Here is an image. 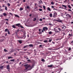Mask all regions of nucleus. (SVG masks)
<instances>
[{
	"mask_svg": "<svg viewBox=\"0 0 73 73\" xmlns=\"http://www.w3.org/2000/svg\"><path fill=\"white\" fill-rule=\"evenodd\" d=\"M7 5H8V7L10 6V3H7Z\"/></svg>",
	"mask_w": 73,
	"mask_h": 73,
	"instance_id": "obj_41",
	"label": "nucleus"
},
{
	"mask_svg": "<svg viewBox=\"0 0 73 73\" xmlns=\"http://www.w3.org/2000/svg\"><path fill=\"white\" fill-rule=\"evenodd\" d=\"M0 41H4V39H1L0 40Z\"/></svg>",
	"mask_w": 73,
	"mask_h": 73,
	"instance_id": "obj_51",
	"label": "nucleus"
},
{
	"mask_svg": "<svg viewBox=\"0 0 73 73\" xmlns=\"http://www.w3.org/2000/svg\"><path fill=\"white\" fill-rule=\"evenodd\" d=\"M24 48H27V46H25L23 47Z\"/></svg>",
	"mask_w": 73,
	"mask_h": 73,
	"instance_id": "obj_47",
	"label": "nucleus"
},
{
	"mask_svg": "<svg viewBox=\"0 0 73 73\" xmlns=\"http://www.w3.org/2000/svg\"><path fill=\"white\" fill-rule=\"evenodd\" d=\"M8 59H10V58H13V57H12L10 56L8 58Z\"/></svg>",
	"mask_w": 73,
	"mask_h": 73,
	"instance_id": "obj_20",
	"label": "nucleus"
},
{
	"mask_svg": "<svg viewBox=\"0 0 73 73\" xmlns=\"http://www.w3.org/2000/svg\"><path fill=\"white\" fill-rule=\"evenodd\" d=\"M5 9L6 11H7V6H6Z\"/></svg>",
	"mask_w": 73,
	"mask_h": 73,
	"instance_id": "obj_34",
	"label": "nucleus"
},
{
	"mask_svg": "<svg viewBox=\"0 0 73 73\" xmlns=\"http://www.w3.org/2000/svg\"><path fill=\"white\" fill-rule=\"evenodd\" d=\"M20 31H21V32H23V31H24V30H20Z\"/></svg>",
	"mask_w": 73,
	"mask_h": 73,
	"instance_id": "obj_43",
	"label": "nucleus"
},
{
	"mask_svg": "<svg viewBox=\"0 0 73 73\" xmlns=\"http://www.w3.org/2000/svg\"><path fill=\"white\" fill-rule=\"evenodd\" d=\"M48 50H52V49L50 48H48Z\"/></svg>",
	"mask_w": 73,
	"mask_h": 73,
	"instance_id": "obj_60",
	"label": "nucleus"
},
{
	"mask_svg": "<svg viewBox=\"0 0 73 73\" xmlns=\"http://www.w3.org/2000/svg\"><path fill=\"white\" fill-rule=\"evenodd\" d=\"M9 14H10V15H11V16H13V14L11 13H10Z\"/></svg>",
	"mask_w": 73,
	"mask_h": 73,
	"instance_id": "obj_46",
	"label": "nucleus"
},
{
	"mask_svg": "<svg viewBox=\"0 0 73 73\" xmlns=\"http://www.w3.org/2000/svg\"><path fill=\"white\" fill-rule=\"evenodd\" d=\"M20 11H22V10H23V8L21 7L19 9Z\"/></svg>",
	"mask_w": 73,
	"mask_h": 73,
	"instance_id": "obj_31",
	"label": "nucleus"
},
{
	"mask_svg": "<svg viewBox=\"0 0 73 73\" xmlns=\"http://www.w3.org/2000/svg\"><path fill=\"white\" fill-rule=\"evenodd\" d=\"M68 7L70 8V9H71L72 8V7L70 6V5H68Z\"/></svg>",
	"mask_w": 73,
	"mask_h": 73,
	"instance_id": "obj_22",
	"label": "nucleus"
},
{
	"mask_svg": "<svg viewBox=\"0 0 73 73\" xmlns=\"http://www.w3.org/2000/svg\"><path fill=\"white\" fill-rule=\"evenodd\" d=\"M52 31H50L48 33V34H49V35H51V34H52Z\"/></svg>",
	"mask_w": 73,
	"mask_h": 73,
	"instance_id": "obj_21",
	"label": "nucleus"
},
{
	"mask_svg": "<svg viewBox=\"0 0 73 73\" xmlns=\"http://www.w3.org/2000/svg\"><path fill=\"white\" fill-rule=\"evenodd\" d=\"M26 8H27V9H30V7H29V6L28 5Z\"/></svg>",
	"mask_w": 73,
	"mask_h": 73,
	"instance_id": "obj_17",
	"label": "nucleus"
},
{
	"mask_svg": "<svg viewBox=\"0 0 73 73\" xmlns=\"http://www.w3.org/2000/svg\"><path fill=\"white\" fill-rule=\"evenodd\" d=\"M35 9H36V11H38V8H37V7H35Z\"/></svg>",
	"mask_w": 73,
	"mask_h": 73,
	"instance_id": "obj_33",
	"label": "nucleus"
},
{
	"mask_svg": "<svg viewBox=\"0 0 73 73\" xmlns=\"http://www.w3.org/2000/svg\"><path fill=\"white\" fill-rule=\"evenodd\" d=\"M3 67H4V66H0V68L1 69H3Z\"/></svg>",
	"mask_w": 73,
	"mask_h": 73,
	"instance_id": "obj_18",
	"label": "nucleus"
},
{
	"mask_svg": "<svg viewBox=\"0 0 73 73\" xmlns=\"http://www.w3.org/2000/svg\"><path fill=\"white\" fill-rule=\"evenodd\" d=\"M29 46L30 47H33V44H30L29 45Z\"/></svg>",
	"mask_w": 73,
	"mask_h": 73,
	"instance_id": "obj_8",
	"label": "nucleus"
},
{
	"mask_svg": "<svg viewBox=\"0 0 73 73\" xmlns=\"http://www.w3.org/2000/svg\"><path fill=\"white\" fill-rule=\"evenodd\" d=\"M48 11H51V9H50V8H49V7H48L47 9Z\"/></svg>",
	"mask_w": 73,
	"mask_h": 73,
	"instance_id": "obj_16",
	"label": "nucleus"
},
{
	"mask_svg": "<svg viewBox=\"0 0 73 73\" xmlns=\"http://www.w3.org/2000/svg\"><path fill=\"white\" fill-rule=\"evenodd\" d=\"M51 4L52 5H54V2H53V1H52L51 2Z\"/></svg>",
	"mask_w": 73,
	"mask_h": 73,
	"instance_id": "obj_30",
	"label": "nucleus"
},
{
	"mask_svg": "<svg viewBox=\"0 0 73 73\" xmlns=\"http://www.w3.org/2000/svg\"><path fill=\"white\" fill-rule=\"evenodd\" d=\"M39 35H41V34H42V32H39Z\"/></svg>",
	"mask_w": 73,
	"mask_h": 73,
	"instance_id": "obj_48",
	"label": "nucleus"
},
{
	"mask_svg": "<svg viewBox=\"0 0 73 73\" xmlns=\"http://www.w3.org/2000/svg\"><path fill=\"white\" fill-rule=\"evenodd\" d=\"M68 17H72V16H71V15H68Z\"/></svg>",
	"mask_w": 73,
	"mask_h": 73,
	"instance_id": "obj_54",
	"label": "nucleus"
},
{
	"mask_svg": "<svg viewBox=\"0 0 73 73\" xmlns=\"http://www.w3.org/2000/svg\"><path fill=\"white\" fill-rule=\"evenodd\" d=\"M69 14H67L66 15V16H69Z\"/></svg>",
	"mask_w": 73,
	"mask_h": 73,
	"instance_id": "obj_59",
	"label": "nucleus"
},
{
	"mask_svg": "<svg viewBox=\"0 0 73 73\" xmlns=\"http://www.w3.org/2000/svg\"><path fill=\"white\" fill-rule=\"evenodd\" d=\"M20 25H21V24H20V23H18L16 25V26H19Z\"/></svg>",
	"mask_w": 73,
	"mask_h": 73,
	"instance_id": "obj_14",
	"label": "nucleus"
},
{
	"mask_svg": "<svg viewBox=\"0 0 73 73\" xmlns=\"http://www.w3.org/2000/svg\"><path fill=\"white\" fill-rule=\"evenodd\" d=\"M39 21H42V19H39Z\"/></svg>",
	"mask_w": 73,
	"mask_h": 73,
	"instance_id": "obj_61",
	"label": "nucleus"
},
{
	"mask_svg": "<svg viewBox=\"0 0 73 73\" xmlns=\"http://www.w3.org/2000/svg\"><path fill=\"white\" fill-rule=\"evenodd\" d=\"M49 25H50L51 26H52V24L51 23H49Z\"/></svg>",
	"mask_w": 73,
	"mask_h": 73,
	"instance_id": "obj_57",
	"label": "nucleus"
},
{
	"mask_svg": "<svg viewBox=\"0 0 73 73\" xmlns=\"http://www.w3.org/2000/svg\"><path fill=\"white\" fill-rule=\"evenodd\" d=\"M34 19H33V20L34 21H36V18H34Z\"/></svg>",
	"mask_w": 73,
	"mask_h": 73,
	"instance_id": "obj_32",
	"label": "nucleus"
},
{
	"mask_svg": "<svg viewBox=\"0 0 73 73\" xmlns=\"http://www.w3.org/2000/svg\"><path fill=\"white\" fill-rule=\"evenodd\" d=\"M31 61L29 59L27 60V61H28L29 62H31Z\"/></svg>",
	"mask_w": 73,
	"mask_h": 73,
	"instance_id": "obj_50",
	"label": "nucleus"
},
{
	"mask_svg": "<svg viewBox=\"0 0 73 73\" xmlns=\"http://www.w3.org/2000/svg\"><path fill=\"white\" fill-rule=\"evenodd\" d=\"M52 39H50L49 40V42H51L52 41Z\"/></svg>",
	"mask_w": 73,
	"mask_h": 73,
	"instance_id": "obj_42",
	"label": "nucleus"
},
{
	"mask_svg": "<svg viewBox=\"0 0 73 73\" xmlns=\"http://www.w3.org/2000/svg\"><path fill=\"white\" fill-rule=\"evenodd\" d=\"M5 20H7V21H8L9 19H5Z\"/></svg>",
	"mask_w": 73,
	"mask_h": 73,
	"instance_id": "obj_55",
	"label": "nucleus"
},
{
	"mask_svg": "<svg viewBox=\"0 0 73 73\" xmlns=\"http://www.w3.org/2000/svg\"><path fill=\"white\" fill-rule=\"evenodd\" d=\"M43 42L45 43H46V42H48V40H45L43 41Z\"/></svg>",
	"mask_w": 73,
	"mask_h": 73,
	"instance_id": "obj_25",
	"label": "nucleus"
},
{
	"mask_svg": "<svg viewBox=\"0 0 73 73\" xmlns=\"http://www.w3.org/2000/svg\"><path fill=\"white\" fill-rule=\"evenodd\" d=\"M62 6L63 7H64V8H66V6L65 5H62Z\"/></svg>",
	"mask_w": 73,
	"mask_h": 73,
	"instance_id": "obj_15",
	"label": "nucleus"
},
{
	"mask_svg": "<svg viewBox=\"0 0 73 73\" xmlns=\"http://www.w3.org/2000/svg\"><path fill=\"white\" fill-rule=\"evenodd\" d=\"M43 9H45V6H43Z\"/></svg>",
	"mask_w": 73,
	"mask_h": 73,
	"instance_id": "obj_39",
	"label": "nucleus"
},
{
	"mask_svg": "<svg viewBox=\"0 0 73 73\" xmlns=\"http://www.w3.org/2000/svg\"><path fill=\"white\" fill-rule=\"evenodd\" d=\"M15 59H12V60H10V61L14 62V61H15Z\"/></svg>",
	"mask_w": 73,
	"mask_h": 73,
	"instance_id": "obj_24",
	"label": "nucleus"
},
{
	"mask_svg": "<svg viewBox=\"0 0 73 73\" xmlns=\"http://www.w3.org/2000/svg\"><path fill=\"white\" fill-rule=\"evenodd\" d=\"M16 36L18 38H20V37H19V36H18V35L17 34H16Z\"/></svg>",
	"mask_w": 73,
	"mask_h": 73,
	"instance_id": "obj_29",
	"label": "nucleus"
},
{
	"mask_svg": "<svg viewBox=\"0 0 73 73\" xmlns=\"http://www.w3.org/2000/svg\"><path fill=\"white\" fill-rule=\"evenodd\" d=\"M54 31H55V32H56V33H58L59 32V31H58L57 30L55 29L54 30Z\"/></svg>",
	"mask_w": 73,
	"mask_h": 73,
	"instance_id": "obj_9",
	"label": "nucleus"
},
{
	"mask_svg": "<svg viewBox=\"0 0 73 73\" xmlns=\"http://www.w3.org/2000/svg\"><path fill=\"white\" fill-rule=\"evenodd\" d=\"M57 13L56 12H55V13H54V14H53V17H56V16H57Z\"/></svg>",
	"mask_w": 73,
	"mask_h": 73,
	"instance_id": "obj_6",
	"label": "nucleus"
},
{
	"mask_svg": "<svg viewBox=\"0 0 73 73\" xmlns=\"http://www.w3.org/2000/svg\"><path fill=\"white\" fill-rule=\"evenodd\" d=\"M53 64H51L50 65L47 66V67H48V68H52V67H53Z\"/></svg>",
	"mask_w": 73,
	"mask_h": 73,
	"instance_id": "obj_5",
	"label": "nucleus"
},
{
	"mask_svg": "<svg viewBox=\"0 0 73 73\" xmlns=\"http://www.w3.org/2000/svg\"><path fill=\"white\" fill-rule=\"evenodd\" d=\"M6 68L7 69H8V71L10 72V71H9V70H10V66L9 65H7L6 66Z\"/></svg>",
	"mask_w": 73,
	"mask_h": 73,
	"instance_id": "obj_4",
	"label": "nucleus"
},
{
	"mask_svg": "<svg viewBox=\"0 0 73 73\" xmlns=\"http://www.w3.org/2000/svg\"><path fill=\"white\" fill-rule=\"evenodd\" d=\"M8 31H9V30H8V29H5L4 31L5 32H7V31L8 32Z\"/></svg>",
	"mask_w": 73,
	"mask_h": 73,
	"instance_id": "obj_10",
	"label": "nucleus"
},
{
	"mask_svg": "<svg viewBox=\"0 0 73 73\" xmlns=\"http://www.w3.org/2000/svg\"><path fill=\"white\" fill-rule=\"evenodd\" d=\"M4 52H8V50H6V49H4Z\"/></svg>",
	"mask_w": 73,
	"mask_h": 73,
	"instance_id": "obj_27",
	"label": "nucleus"
},
{
	"mask_svg": "<svg viewBox=\"0 0 73 73\" xmlns=\"http://www.w3.org/2000/svg\"><path fill=\"white\" fill-rule=\"evenodd\" d=\"M39 32H41V29H40L38 30Z\"/></svg>",
	"mask_w": 73,
	"mask_h": 73,
	"instance_id": "obj_63",
	"label": "nucleus"
},
{
	"mask_svg": "<svg viewBox=\"0 0 73 73\" xmlns=\"http://www.w3.org/2000/svg\"><path fill=\"white\" fill-rule=\"evenodd\" d=\"M39 8H42V6H39Z\"/></svg>",
	"mask_w": 73,
	"mask_h": 73,
	"instance_id": "obj_49",
	"label": "nucleus"
},
{
	"mask_svg": "<svg viewBox=\"0 0 73 73\" xmlns=\"http://www.w3.org/2000/svg\"><path fill=\"white\" fill-rule=\"evenodd\" d=\"M42 45H39V46L40 48H42Z\"/></svg>",
	"mask_w": 73,
	"mask_h": 73,
	"instance_id": "obj_45",
	"label": "nucleus"
},
{
	"mask_svg": "<svg viewBox=\"0 0 73 73\" xmlns=\"http://www.w3.org/2000/svg\"><path fill=\"white\" fill-rule=\"evenodd\" d=\"M3 16H6L7 15V14H6V13H3Z\"/></svg>",
	"mask_w": 73,
	"mask_h": 73,
	"instance_id": "obj_11",
	"label": "nucleus"
},
{
	"mask_svg": "<svg viewBox=\"0 0 73 73\" xmlns=\"http://www.w3.org/2000/svg\"><path fill=\"white\" fill-rule=\"evenodd\" d=\"M50 17H52V14L51 13L50 14Z\"/></svg>",
	"mask_w": 73,
	"mask_h": 73,
	"instance_id": "obj_26",
	"label": "nucleus"
},
{
	"mask_svg": "<svg viewBox=\"0 0 73 73\" xmlns=\"http://www.w3.org/2000/svg\"><path fill=\"white\" fill-rule=\"evenodd\" d=\"M6 24L7 25H8V22H6Z\"/></svg>",
	"mask_w": 73,
	"mask_h": 73,
	"instance_id": "obj_53",
	"label": "nucleus"
},
{
	"mask_svg": "<svg viewBox=\"0 0 73 73\" xmlns=\"http://www.w3.org/2000/svg\"><path fill=\"white\" fill-rule=\"evenodd\" d=\"M40 3H41L42 4V0H40Z\"/></svg>",
	"mask_w": 73,
	"mask_h": 73,
	"instance_id": "obj_56",
	"label": "nucleus"
},
{
	"mask_svg": "<svg viewBox=\"0 0 73 73\" xmlns=\"http://www.w3.org/2000/svg\"><path fill=\"white\" fill-rule=\"evenodd\" d=\"M58 29L59 30V31H62V29H60V28H58Z\"/></svg>",
	"mask_w": 73,
	"mask_h": 73,
	"instance_id": "obj_38",
	"label": "nucleus"
},
{
	"mask_svg": "<svg viewBox=\"0 0 73 73\" xmlns=\"http://www.w3.org/2000/svg\"><path fill=\"white\" fill-rule=\"evenodd\" d=\"M51 8H53L54 10H56V11H57V9L54 8V6H52Z\"/></svg>",
	"mask_w": 73,
	"mask_h": 73,
	"instance_id": "obj_7",
	"label": "nucleus"
},
{
	"mask_svg": "<svg viewBox=\"0 0 73 73\" xmlns=\"http://www.w3.org/2000/svg\"><path fill=\"white\" fill-rule=\"evenodd\" d=\"M41 61H42V62H45V60L44 59H42Z\"/></svg>",
	"mask_w": 73,
	"mask_h": 73,
	"instance_id": "obj_35",
	"label": "nucleus"
},
{
	"mask_svg": "<svg viewBox=\"0 0 73 73\" xmlns=\"http://www.w3.org/2000/svg\"><path fill=\"white\" fill-rule=\"evenodd\" d=\"M7 32L8 35L10 34V32H9V30H8V31H7Z\"/></svg>",
	"mask_w": 73,
	"mask_h": 73,
	"instance_id": "obj_40",
	"label": "nucleus"
},
{
	"mask_svg": "<svg viewBox=\"0 0 73 73\" xmlns=\"http://www.w3.org/2000/svg\"><path fill=\"white\" fill-rule=\"evenodd\" d=\"M18 41L19 42V43H20V44H21L22 43V42L21 41V40H18Z\"/></svg>",
	"mask_w": 73,
	"mask_h": 73,
	"instance_id": "obj_23",
	"label": "nucleus"
},
{
	"mask_svg": "<svg viewBox=\"0 0 73 73\" xmlns=\"http://www.w3.org/2000/svg\"><path fill=\"white\" fill-rule=\"evenodd\" d=\"M24 66H25V70H27L28 68H30L29 69V70H31L33 68V66H34V65L33 64L31 66H30V65H28V64H27L24 65Z\"/></svg>",
	"mask_w": 73,
	"mask_h": 73,
	"instance_id": "obj_1",
	"label": "nucleus"
},
{
	"mask_svg": "<svg viewBox=\"0 0 73 73\" xmlns=\"http://www.w3.org/2000/svg\"><path fill=\"white\" fill-rule=\"evenodd\" d=\"M39 11H42V9H39Z\"/></svg>",
	"mask_w": 73,
	"mask_h": 73,
	"instance_id": "obj_36",
	"label": "nucleus"
},
{
	"mask_svg": "<svg viewBox=\"0 0 73 73\" xmlns=\"http://www.w3.org/2000/svg\"><path fill=\"white\" fill-rule=\"evenodd\" d=\"M38 4H41V2L40 1H38Z\"/></svg>",
	"mask_w": 73,
	"mask_h": 73,
	"instance_id": "obj_58",
	"label": "nucleus"
},
{
	"mask_svg": "<svg viewBox=\"0 0 73 73\" xmlns=\"http://www.w3.org/2000/svg\"><path fill=\"white\" fill-rule=\"evenodd\" d=\"M11 10L12 11H14V9H11Z\"/></svg>",
	"mask_w": 73,
	"mask_h": 73,
	"instance_id": "obj_64",
	"label": "nucleus"
},
{
	"mask_svg": "<svg viewBox=\"0 0 73 73\" xmlns=\"http://www.w3.org/2000/svg\"><path fill=\"white\" fill-rule=\"evenodd\" d=\"M12 28H16V27H15V26L14 25H13L12 26Z\"/></svg>",
	"mask_w": 73,
	"mask_h": 73,
	"instance_id": "obj_19",
	"label": "nucleus"
},
{
	"mask_svg": "<svg viewBox=\"0 0 73 73\" xmlns=\"http://www.w3.org/2000/svg\"><path fill=\"white\" fill-rule=\"evenodd\" d=\"M18 27H20L21 28H23V29H24V27L22 26V25H21L20 26H19Z\"/></svg>",
	"mask_w": 73,
	"mask_h": 73,
	"instance_id": "obj_12",
	"label": "nucleus"
},
{
	"mask_svg": "<svg viewBox=\"0 0 73 73\" xmlns=\"http://www.w3.org/2000/svg\"><path fill=\"white\" fill-rule=\"evenodd\" d=\"M65 53H68V51L66 50H65Z\"/></svg>",
	"mask_w": 73,
	"mask_h": 73,
	"instance_id": "obj_62",
	"label": "nucleus"
},
{
	"mask_svg": "<svg viewBox=\"0 0 73 73\" xmlns=\"http://www.w3.org/2000/svg\"><path fill=\"white\" fill-rule=\"evenodd\" d=\"M48 29V27H43L42 28V30H43L44 31H47Z\"/></svg>",
	"mask_w": 73,
	"mask_h": 73,
	"instance_id": "obj_3",
	"label": "nucleus"
},
{
	"mask_svg": "<svg viewBox=\"0 0 73 73\" xmlns=\"http://www.w3.org/2000/svg\"><path fill=\"white\" fill-rule=\"evenodd\" d=\"M68 12H72V14H73V11H72V10L70 9H68Z\"/></svg>",
	"mask_w": 73,
	"mask_h": 73,
	"instance_id": "obj_13",
	"label": "nucleus"
},
{
	"mask_svg": "<svg viewBox=\"0 0 73 73\" xmlns=\"http://www.w3.org/2000/svg\"><path fill=\"white\" fill-rule=\"evenodd\" d=\"M0 11H2V12H3V10L2 9H0Z\"/></svg>",
	"mask_w": 73,
	"mask_h": 73,
	"instance_id": "obj_52",
	"label": "nucleus"
},
{
	"mask_svg": "<svg viewBox=\"0 0 73 73\" xmlns=\"http://www.w3.org/2000/svg\"><path fill=\"white\" fill-rule=\"evenodd\" d=\"M15 17H19V18L20 17L17 15H15Z\"/></svg>",
	"mask_w": 73,
	"mask_h": 73,
	"instance_id": "obj_28",
	"label": "nucleus"
},
{
	"mask_svg": "<svg viewBox=\"0 0 73 73\" xmlns=\"http://www.w3.org/2000/svg\"><path fill=\"white\" fill-rule=\"evenodd\" d=\"M61 27L62 28V29H64V26H61Z\"/></svg>",
	"mask_w": 73,
	"mask_h": 73,
	"instance_id": "obj_37",
	"label": "nucleus"
},
{
	"mask_svg": "<svg viewBox=\"0 0 73 73\" xmlns=\"http://www.w3.org/2000/svg\"><path fill=\"white\" fill-rule=\"evenodd\" d=\"M55 21H57V22H59V23H62V20H61L60 19L58 18V20H55Z\"/></svg>",
	"mask_w": 73,
	"mask_h": 73,
	"instance_id": "obj_2",
	"label": "nucleus"
},
{
	"mask_svg": "<svg viewBox=\"0 0 73 73\" xmlns=\"http://www.w3.org/2000/svg\"><path fill=\"white\" fill-rule=\"evenodd\" d=\"M70 50H71V48H68V51H70Z\"/></svg>",
	"mask_w": 73,
	"mask_h": 73,
	"instance_id": "obj_44",
	"label": "nucleus"
}]
</instances>
